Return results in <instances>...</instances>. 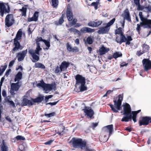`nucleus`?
<instances>
[{"label": "nucleus", "mask_w": 151, "mask_h": 151, "mask_svg": "<svg viewBox=\"0 0 151 151\" xmlns=\"http://www.w3.org/2000/svg\"><path fill=\"white\" fill-rule=\"evenodd\" d=\"M11 97L10 96H8L7 97H6V98L5 99V100L6 102L8 103L9 101H11Z\"/></svg>", "instance_id": "6e6d98bb"}, {"label": "nucleus", "mask_w": 151, "mask_h": 151, "mask_svg": "<svg viewBox=\"0 0 151 151\" xmlns=\"http://www.w3.org/2000/svg\"><path fill=\"white\" fill-rule=\"evenodd\" d=\"M33 21H37L36 19H35L33 17L31 18H28L27 19V21L28 22H31Z\"/></svg>", "instance_id": "4d7b16f0"}, {"label": "nucleus", "mask_w": 151, "mask_h": 151, "mask_svg": "<svg viewBox=\"0 0 151 151\" xmlns=\"http://www.w3.org/2000/svg\"><path fill=\"white\" fill-rule=\"evenodd\" d=\"M150 123H151V117L150 116H145L142 117L141 119L139 122V125L141 126H147Z\"/></svg>", "instance_id": "1a4fd4ad"}, {"label": "nucleus", "mask_w": 151, "mask_h": 151, "mask_svg": "<svg viewBox=\"0 0 151 151\" xmlns=\"http://www.w3.org/2000/svg\"><path fill=\"white\" fill-rule=\"evenodd\" d=\"M144 69L145 71L151 69V61L149 59L145 58L142 61Z\"/></svg>", "instance_id": "9d476101"}, {"label": "nucleus", "mask_w": 151, "mask_h": 151, "mask_svg": "<svg viewBox=\"0 0 151 151\" xmlns=\"http://www.w3.org/2000/svg\"><path fill=\"white\" fill-rule=\"evenodd\" d=\"M15 138L17 140H23L25 139V138L21 135H18Z\"/></svg>", "instance_id": "8fccbe9b"}, {"label": "nucleus", "mask_w": 151, "mask_h": 151, "mask_svg": "<svg viewBox=\"0 0 151 151\" xmlns=\"http://www.w3.org/2000/svg\"><path fill=\"white\" fill-rule=\"evenodd\" d=\"M44 96H41L35 99L31 98V100H30L27 98V96H24L23 97L21 105L22 106H27L30 107L34 105L35 103L41 102L44 100Z\"/></svg>", "instance_id": "f03ea898"}, {"label": "nucleus", "mask_w": 151, "mask_h": 151, "mask_svg": "<svg viewBox=\"0 0 151 151\" xmlns=\"http://www.w3.org/2000/svg\"><path fill=\"white\" fill-rule=\"evenodd\" d=\"M42 50V48L40 47L39 43H37V47L35 50H34V52L36 54L39 55L40 51Z\"/></svg>", "instance_id": "2f4dec72"}, {"label": "nucleus", "mask_w": 151, "mask_h": 151, "mask_svg": "<svg viewBox=\"0 0 151 151\" xmlns=\"http://www.w3.org/2000/svg\"><path fill=\"white\" fill-rule=\"evenodd\" d=\"M137 6V9L138 10H142L145 8L144 6H141L140 5V4H138Z\"/></svg>", "instance_id": "864d4df0"}, {"label": "nucleus", "mask_w": 151, "mask_h": 151, "mask_svg": "<svg viewBox=\"0 0 151 151\" xmlns=\"http://www.w3.org/2000/svg\"><path fill=\"white\" fill-rule=\"evenodd\" d=\"M86 41L88 44H92L93 42V37L91 36H88L87 38Z\"/></svg>", "instance_id": "e433bc0d"}, {"label": "nucleus", "mask_w": 151, "mask_h": 151, "mask_svg": "<svg viewBox=\"0 0 151 151\" xmlns=\"http://www.w3.org/2000/svg\"><path fill=\"white\" fill-rule=\"evenodd\" d=\"M99 3V1H96V2H94L91 4L90 6H93L95 9H98V6Z\"/></svg>", "instance_id": "c03bdc74"}, {"label": "nucleus", "mask_w": 151, "mask_h": 151, "mask_svg": "<svg viewBox=\"0 0 151 151\" xmlns=\"http://www.w3.org/2000/svg\"><path fill=\"white\" fill-rule=\"evenodd\" d=\"M139 15L142 22H140V24H137V27L136 29L137 31L139 33V34L141 30L140 28L141 27H143L144 28H148V27H147V23L145 22L143 18V16L142 15V12H139Z\"/></svg>", "instance_id": "0eeeda50"}, {"label": "nucleus", "mask_w": 151, "mask_h": 151, "mask_svg": "<svg viewBox=\"0 0 151 151\" xmlns=\"http://www.w3.org/2000/svg\"><path fill=\"white\" fill-rule=\"evenodd\" d=\"M79 87L81 92H83L87 90V87L86 85V83L80 84Z\"/></svg>", "instance_id": "473e14b6"}, {"label": "nucleus", "mask_w": 151, "mask_h": 151, "mask_svg": "<svg viewBox=\"0 0 151 151\" xmlns=\"http://www.w3.org/2000/svg\"><path fill=\"white\" fill-rule=\"evenodd\" d=\"M123 19H126L128 22H131V18L130 15V13L128 9H125L124 12L123 14Z\"/></svg>", "instance_id": "aec40b11"}, {"label": "nucleus", "mask_w": 151, "mask_h": 151, "mask_svg": "<svg viewBox=\"0 0 151 151\" xmlns=\"http://www.w3.org/2000/svg\"><path fill=\"white\" fill-rule=\"evenodd\" d=\"M140 0H134V3L136 5L139 4H140Z\"/></svg>", "instance_id": "774afa93"}, {"label": "nucleus", "mask_w": 151, "mask_h": 151, "mask_svg": "<svg viewBox=\"0 0 151 151\" xmlns=\"http://www.w3.org/2000/svg\"><path fill=\"white\" fill-rule=\"evenodd\" d=\"M14 43L13 45L14 47L12 50V52L13 54L16 51L18 50L19 49L21 50L22 49L23 47L22 46L18 40H13Z\"/></svg>", "instance_id": "9b49d317"}, {"label": "nucleus", "mask_w": 151, "mask_h": 151, "mask_svg": "<svg viewBox=\"0 0 151 151\" xmlns=\"http://www.w3.org/2000/svg\"><path fill=\"white\" fill-rule=\"evenodd\" d=\"M115 19V18H113L106 24L105 26L100 27L97 32L99 34H108L110 28V27L114 23Z\"/></svg>", "instance_id": "39448f33"}, {"label": "nucleus", "mask_w": 151, "mask_h": 151, "mask_svg": "<svg viewBox=\"0 0 151 151\" xmlns=\"http://www.w3.org/2000/svg\"><path fill=\"white\" fill-rule=\"evenodd\" d=\"M144 53H145L144 52H143V50L142 51L141 50H140L139 51H137L136 55L138 56H139L142 54H143Z\"/></svg>", "instance_id": "603ef678"}, {"label": "nucleus", "mask_w": 151, "mask_h": 151, "mask_svg": "<svg viewBox=\"0 0 151 151\" xmlns=\"http://www.w3.org/2000/svg\"><path fill=\"white\" fill-rule=\"evenodd\" d=\"M55 73H60L62 71H60V67L58 66H57L55 69Z\"/></svg>", "instance_id": "3c124183"}, {"label": "nucleus", "mask_w": 151, "mask_h": 151, "mask_svg": "<svg viewBox=\"0 0 151 151\" xmlns=\"http://www.w3.org/2000/svg\"><path fill=\"white\" fill-rule=\"evenodd\" d=\"M77 21V20L75 18L73 19L71 23V24L72 25H75L76 22Z\"/></svg>", "instance_id": "680f3d73"}, {"label": "nucleus", "mask_w": 151, "mask_h": 151, "mask_svg": "<svg viewBox=\"0 0 151 151\" xmlns=\"http://www.w3.org/2000/svg\"><path fill=\"white\" fill-rule=\"evenodd\" d=\"M66 16L67 17L68 20L69 21H71L73 19V14L71 11V9L70 5H68L66 10Z\"/></svg>", "instance_id": "f3484780"}, {"label": "nucleus", "mask_w": 151, "mask_h": 151, "mask_svg": "<svg viewBox=\"0 0 151 151\" xmlns=\"http://www.w3.org/2000/svg\"><path fill=\"white\" fill-rule=\"evenodd\" d=\"M128 64V63H126L125 62H123L120 64V67H123L124 66H127Z\"/></svg>", "instance_id": "69168bd1"}, {"label": "nucleus", "mask_w": 151, "mask_h": 151, "mask_svg": "<svg viewBox=\"0 0 151 151\" xmlns=\"http://www.w3.org/2000/svg\"><path fill=\"white\" fill-rule=\"evenodd\" d=\"M87 107H85V108L82 109L84 111L86 115L87 116L89 117L90 118H91L92 117L94 114V112L93 110L90 108L89 109H87Z\"/></svg>", "instance_id": "a211bd4d"}, {"label": "nucleus", "mask_w": 151, "mask_h": 151, "mask_svg": "<svg viewBox=\"0 0 151 151\" xmlns=\"http://www.w3.org/2000/svg\"><path fill=\"white\" fill-rule=\"evenodd\" d=\"M124 113L123 114L126 116H124L121 119L122 122L131 121L132 119L134 122H137L136 118L137 114L140 111L139 110L136 111H131L130 105L128 103H126L123 106Z\"/></svg>", "instance_id": "f257e3e1"}, {"label": "nucleus", "mask_w": 151, "mask_h": 151, "mask_svg": "<svg viewBox=\"0 0 151 151\" xmlns=\"http://www.w3.org/2000/svg\"><path fill=\"white\" fill-rule=\"evenodd\" d=\"M59 101H57L54 102H49L48 103L46 104H49L52 106L53 105H55Z\"/></svg>", "instance_id": "13d9d810"}, {"label": "nucleus", "mask_w": 151, "mask_h": 151, "mask_svg": "<svg viewBox=\"0 0 151 151\" xmlns=\"http://www.w3.org/2000/svg\"><path fill=\"white\" fill-rule=\"evenodd\" d=\"M143 18L145 21V22L147 23V27L148 28H151V20L148 19L146 18H145L143 17Z\"/></svg>", "instance_id": "58836bf2"}, {"label": "nucleus", "mask_w": 151, "mask_h": 151, "mask_svg": "<svg viewBox=\"0 0 151 151\" xmlns=\"http://www.w3.org/2000/svg\"><path fill=\"white\" fill-rule=\"evenodd\" d=\"M22 74L21 72H19L16 75L15 78L14 79V81L16 82L17 81H19L22 78Z\"/></svg>", "instance_id": "cd10ccee"}, {"label": "nucleus", "mask_w": 151, "mask_h": 151, "mask_svg": "<svg viewBox=\"0 0 151 151\" xmlns=\"http://www.w3.org/2000/svg\"><path fill=\"white\" fill-rule=\"evenodd\" d=\"M102 22V21L96 19L94 21H90L88 23V25L92 27H96L101 25Z\"/></svg>", "instance_id": "2eb2a0df"}, {"label": "nucleus", "mask_w": 151, "mask_h": 151, "mask_svg": "<svg viewBox=\"0 0 151 151\" xmlns=\"http://www.w3.org/2000/svg\"><path fill=\"white\" fill-rule=\"evenodd\" d=\"M10 8L8 3H0V15L3 17L4 14L9 13Z\"/></svg>", "instance_id": "423d86ee"}, {"label": "nucleus", "mask_w": 151, "mask_h": 151, "mask_svg": "<svg viewBox=\"0 0 151 151\" xmlns=\"http://www.w3.org/2000/svg\"><path fill=\"white\" fill-rule=\"evenodd\" d=\"M70 65L69 62H67L65 61H63L61 64L60 66V71H63L65 70Z\"/></svg>", "instance_id": "4be33fe9"}, {"label": "nucleus", "mask_w": 151, "mask_h": 151, "mask_svg": "<svg viewBox=\"0 0 151 151\" xmlns=\"http://www.w3.org/2000/svg\"><path fill=\"white\" fill-rule=\"evenodd\" d=\"M115 35H120L124 34L122 30V28L121 27H119L115 31Z\"/></svg>", "instance_id": "a19ab883"}, {"label": "nucleus", "mask_w": 151, "mask_h": 151, "mask_svg": "<svg viewBox=\"0 0 151 151\" xmlns=\"http://www.w3.org/2000/svg\"><path fill=\"white\" fill-rule=\"evenodd\" d=\"M15 62L14 60H11L9 63V68L11 67V66H12L14 64Z\"/></svg>", "instance_id": "bf43d9fd"}, {"label": "nucleus", "mask_w": 151, "mask_h": 151, "mask_svg": "<svg viewBox=\"0 0 151 151\" xmlns=\"http://www.w3.org/2000/svg\"><path fill=\"white\" fill-rule=\"evenodd\" d=\"M64 16V14H62V15L59 20L58 22L56 23L57 25H61L64 22V20L63 18Z\"/></svg>", "instance_id": "ea45409f"}, {"label": "nucleus", "mask_w": 151, "mask_h": 151, "mask_svg": "<svg viewBox=\"0 0 151 151\" xmlns=\"http://www.w3.org/2000/svg\"><path fill=\"white\" fill-rule=\"evenodd\" d=\"M22 29H20L18 31L16 34L15 37L13 39V40L19 41L22 38Z\"/></svg>", "instance_id": "a878e982"}, {"label": "nucleus", "mask_w": 151, "mask_h": 151, "mask_svg": "<svg viewBox=\"0 0 151 151\" xmlns=\"http://www.w3.org/2000/svg\"><path fill=\"white\" fill-rule=\"evenodd\" d=\"M145 8L147 9V12L148 13L151 12V5L148 4L146 6Z\"/></svg>", "instance_id": "09e8293b"}, {"label": "nucleus", "mask_w": 151, "mask_h": 151, "mask_svg": "<svg viewBox=\"0 0 151 151\" xmlns=\"http://www.w3.org/2000/svg\"><path fill=\"white\" fill-rule=\"evenodd\" d=\"M68 30L69 31H70L71 32H73L75 34H77L79 35H81V33H80V32L79 30H78L77 29L75 28H71L69 29H68Z\"/></svg>", "instance_id": "72a5a7b5"}, {"label": "nucleus", "mask_w": 151, "mask_h": 151, "mask_svg": "<svg viewBox=\"0 0 151 151\" xmlns=\"http://www.w3.org/2000/svg\"><path fill=\"white\" fill-rule=\"evenodd\" d=\"M7 66L6 63H5L4 66L1 65L0 68V76L5 71Z\"/></svg>", "instance_id": "c9c22d12"}, {"label": "nucleus", "mask_w": 151, "mask_h": 151, "mask_svg": "<svg viewBox=\"0 0 151 151\" xmlns=\"http://www.w3.org/2000/svg\"><path fill=\"white\" fill-rule=\"evenodd\" d=\"M28 53L31 56L33 59L32 61L33 62H36L39 60V56L34 53V50L32 49H29Z\"/></svg>", "instance_id": "4468645a"}, {"label": "nucleus", "mask_w": 151, "mask_h": 151, "mask_svg": "<svg viewBox=\"0 0 151 151\" xmlns=\"http://www.w3.org/2000/svg\"><path fill=\"white\" fill-rule=\"evenodd\" d=\"M40 83H37V86L41 87L42 88L44 89V88H45V86L46 83L44 82L42 80L40 81Z\"/></svg>", "instance_id": "37998d69"}, {"label": "nucleus", "mask_w": 151, "mask_h": 151, "mask_svg": "<svg viewBox=\"0 0 151 151\" xmlns=\"http://www.w3.org/2000/svg\"><path fill=\"white\" fill-rule=\"evenodd\" d=\"M122 55V54L119 52H116L113 54V57L115 59L119 57H121Z\"/></svg>", "instance_id": "4c0bfd02"}, {"label": "nucleus", "mask_w": 151, "mask_h": 151, "mask_svg": "<svg viewBox=\"0 0 151 151\" xmlns=\"http://www.w3.org/2000/svg\"><path fill=\"white\" fill-rule=\"evenodd\" d=\"M19 83L17 82L16 83H12L11 85V89L10 93L12 95H14L15 94L14 91H18L20 87V85H19Z\"/></svg>", "instance_id": "dca6fc26"}, {"label": "nucleus", "mask_w": 151, "mask_h": 151, "mask_svg": "<svg viewBox=\"0 0 151 151\" xmlns=\"http://www.w3.org/2000/svg\"><path fill=\"white\" fill-rule=\"evenodd\" d=\"M43 42H44L45 45L47 47L45 49L47 50H48L50 46V42L48 40H43Z\"/></svg>", "instance_id": "a18cd8bd"}, {"label": "nucleus", "mask_w": 151, "mask_h": 151, "mask_svg": "<svg viewBox=\"0 0 151 151\" xmlns=\"http://www.w3.org/2000/svg\"><path fill=\"white\" fill-rule=\"evenodd\" d=\"M27 53V49L22 51V52H19L17 53V56L18 57V61H21L23 60Z\"/></svg>", "instance_id": "6ab92c4d"}, {"label": "nucleus", "mask_w": 151, "mask_h": 151, "mask_svg": "<svg viewBox=\"0 0 151 151\" xmlns=\"http://www.w3.org/2000/svg\"><path fill=\"white\" fill-rule=\"evenodd\" d=\"M120 35V37L116 35L115 38L116 41L120 45L123 42H126V45H129L130 44V41L133 40L131 36L128 35L127 37H126L124 34Z\"/></svg>", "instance_id": "20e7f679"}, {"label": "nucleus", "mask_w": 151, "mask_h": 151, "mask_svg": "<svg viewBox=\"0 0 151 151\" xmlns=\"http://www.w3.org/2000/svg\"><path fill=\"white\" fill-rule=\"evenodd\" d=\"M7 148L8 147L7 146H1V151H7Z\"/></svg>", "instance_id": "052dcab7"}, {"label": "nucleus", "mask_w": 151, "mask_h": 151, "mask_svg": "<svg viewBox=\"0 0 151 151\" xmlns=\"http://www.w3.org/2000/svg\"><path fill=\"white\" fill-rule=\"evenodd\" d=\"M52 6L53 7H56L58 5V0H52Z\"/></svg>", "instance_id": "79ce46f5"}, {"label": "nucleus", "mask_w": 151, "mask_h": 151, "mask_svg": "<svg viewBox=\"0 0 151 151\" xmlns=\"http://www.w3.org/2000/svg\"><path fill=\"white\" fill-rule=\"evenodd\" d=\"M5 25L8 27L12 26L14 23V19L13 15L12 14H8L5 19Z\"/></svg>", "instance_id": "6e6552de"}, {"label": "nucleus", "mask_w": 151, "mask_h": 151, "mask_svg": "<svg viewBox=\"0 0 151 151\" xmlns=\"http://www.w3.org/2000/svg\"><path fill=\"white\" fill-rule=\"evenodd\" d=\"M104 129L105 132H109V135L110 136L114 130L113 126L112 124L106 126L104 128Z\"/></svg>", "instance_id": "412c9836"}, {"label": "nucleus", "mask_w": 151, "mask_h": 151, "mask_svg": "<svg viewBox=\"0 0 151 151\" xmlns=\"http://www.w3.org/2000/svg\"><path fill=\"white\" fill-rule=\"evenodd\" d=\"M66 47L67 50L69 52H76L78 51V49L77 47H74L72 48L69 44V43H67V44Z\"/></svg>", "instance_id": "393cba45"}, {"label": "nucleus", "mask_w": 151, "mask_h": 151, "mask_svg": "<svg viewBox=\"0 0 151 151\" xmlns=\"http://www.w3.org/2000/svg\"><path fill=\"white\" fill-rule=\"evenodd\" d=\"M8 103L9 104V105H10V106L13 107L15 106V104L13 101L11 100L9 101Z\"/></svg>", "instance_id": "5fc2aeb1"}, {"label": "nucleus", "mask_w": 151, "mask_h": 151, "mask_svg": "<svg viewBox=\"0 0 151 151\" xmlns=\"http://www.w3.org/2000/svg\"><path fill=\"white\" fill-rule=\"evenodd\" d=\"M72 142L73 147L75 148H80L82 150L83 148L85 146L86 143L85 141L83 140L81 138L73 137L69 143Z\"/></svg>", "instance_id": "7ed1b4c3"}, {"label": "nucleus", "mask_w": 151, "mask_h": 151, "mask_svg": "<svg viewBox=\"0 0 151 151\" xmlns=\"http://www.w3.org/2000/svg\"><path fill=\"white\" fill-rule=\"evenodd\" d=\"M142 48L143 52H147L149 50L150 47L149 45H148L147 44L144 43L142 45Z\"/></svg>", "instance_id": "c756f323"}, {"label": "nucleus", "mask_w": 151, "mask_h": 151, "mask_svg": "<svg viewBox=\"0 0 151 151\" xmlns=\"http://www.w3.org/2000/svg\"><path fill=\"white\" fill-rule=\"evenodd\" d=\"M54 88H55V86L52 84L46 83L44 90L46 91H50Z\"/></svg>", "instance_id": "bb28decb"}, {"label": "nucleus", "mask_w": 151, "mask_h": 151, "mask_svg": "<svg viewBox=\"0 0 151 151\" xmlns=\"http://www.w3.org/2000/svg\"><path fill=\"white\" fill-rule=\"evenodd\" d=\"M123 99V95L119 94L118 95V99L117 101H114V104L116 106L117 109L120 110L121 109V106L122 104V101Z\"/></svg>", "instance_id": "ddd939ff"}, {"label": "nucleus", "mask_w": 151, "mask_h": 151, "mask_svg": "<svg viewBox=\"0 0 151 151\" xmlns=\"http://www.w3.org/2000/svg\"><path fill=\"white\" fill-rule=\"evenodd\" d=\"M11 71V70L10 69L7 70L5 73V75L6 76H8L9 75V73Z\"/></svg>", "instance_id": "0e129e2a"}, {"label": "nucleus", "mask_w": 151, "mask_h": 151, "mask_svg": "<svg viewBox=\"0 0 151 151\" xmlns=\"http://www.w3.org/2000/svg\"><path fill=\"white\" fill-rule=\"evenodd\" d=\"M27 8L26 7H23L22 9H19V11L22 12V16L26 17V12Z\"/></svg>", "instance_id": "f704fd0d"}, {"label": "nucleus", "mask_w": 151, "mask_h": 151, "mask_svg": "<svg viewBox=\"0 0 151 151\" xmlns=\"http://www.w3.org/2000/svg\"><path fill=\"white\" fill-rule=\"evenodd\" d=\"M95 29H92L90 28L84 27L81 28L80 30V31L81 32L83 33H92L94 32Z\"/></svg>", "instance_id": "5701e85b"}, {"label": "nucleus", "mask_w": 151, "mask_h": 151, "mask_svg": "<svg viewBox=\"0 0 151 151\" xmlns=\"http://www.w3.org/2000/svg\"><path fill=\"white\" fill-rule=\"evenodd\" d=\"M85 146L84 147L82 150H84L85 151H94V149L91 148V146L89 145H87V143L85 141Z\"/></svg>", "instance_id": "c85d7f7f"}, {"label": "nucleus", "mask_w": 151, "mask_h": 151, "mask_svg": "<svg viewBox=\"0 0 151 151\" xmlns=\"http://www.w3.org/2000/svg\"><path fill=\"white\" fill-rule=\"evenodd\" d=\"M39 13V12H35L34 14L33 15V17L37 21L38 19V14Z\"/></svg>", "instance_id": "de8ad7c7"}, {"label": "nucleus", "mask_w": 151, "mask_h": 151, "mask_svg": "<svg viewBox=\"0 0 151 151\" xmlns=\"http://www.w3.org/2000/svg\"><path fill=\"white\" fill-rule=\"evenodd\" d=\"M53 142V140H50L48 141H47L45 143V145H50L51 143H52Z\"/></svg>", "instance_id": "338daca9"}, {"label": "nucleus", "mask_w": 151, "mask_h": 151, "mask_svg": "<svg viewBox=\"0 0 151 151\" xmlns=\"http://www.w3.org/2000/svg\"><path fill=\"white\" fill-rule=\"evenodd\" d=\"M55 114H56L55 112H53L48 114L45 113L44 115L47 118H50L54 116L55 115Z\"/></svg>", "instance_id": "49530a36"}, {"label": "nucleus", "mask_w": 151, "mask_h": 151, "mask_svg": "<svg viewBox=\"0 0 151 151\" xmlns=\"http://www.w3.org/2000/svg\"><path fill=\"white\" fill-rule=\"evenodd\" d=\"M43 40H44L41 37L38 38L36 40L37 43H39V42L40 41H42L43 42Z\"/></svg>", "instance_id": "e2e57ef3"}, {"label": "nucleus", "mask_w": 151, "mask_h": 151, "mask_svg": "<svg viewBox=\"0 0 151 151\" xmlns=\"http://www.w3.org/2000/svg\"><path fill=\"white\" fill-rule=\"evenodd\" d=\"M109 50V48H106L103 45L99 49V52L100 55H102L107 53Z\"/></svg>", "instance_id": "b1692460"}, {"label": "nucleus", "mask_w": 151, "mask_h": 151, "mask_svg": "<svg viewBox=\"0 0 151 151\" xmlns=\"http://www.w3.org/2000/svg\"><path fill=\"white\" fill-rule=\"evenodd\" d=\"M34 66L35 68H41L42 69H45V66L44 65L39 62L35 63Z\"/></svg>", "instance_id": "7c9ffc66"}, {"label": "nucleus", "mask_w": 151, "mask_h": 151, "mask_svg": "<svg viewBox=\"0 0 151 151\" xmlns=\"http://www.w3.org/2000/svg\"><path fill=\"white\" fill-rule=\"evenodd\" d=\"M76 80V85H80V84L86 83L85 78L81 75L77 74L75 77Z\"/></svg>", "instance_id": "f8f14e48"}]
</instances>
